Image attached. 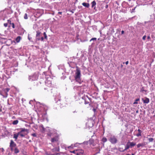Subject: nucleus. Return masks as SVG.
<instances>
[{"instance_id": "nucleus-11", "label": "nucleus", "mask_w": 155, "mask_h": 155, "mask_svg": "<svg viewBox=\"0 0 155 155\" xmlns=\"http://www.w3.org/2000/svg\"><path fill=\"white\" fill-rule=\"evenodd\" d=\"M138 133L137 134L136 136L137 137H139L140 136H141V133L142 132V131L140 129H139L138 130Z\"/></svg>"}, {"instance_id": "nucleus-15", "label": "nucleus", "mask_w": 155, "mask_h": 155, "mask_svg": "<svg viewBox=\"0 0 155 155\" xmlns=\"http://www.w3.org/2000/svg\"><path fill=\"white\" fill-rule=\"evenodd\" d=\"M82 5H83V6H84L86 7H87V8L89 7V3H85V2H84V3H82Z\"/></svg>"}, {"instance_id": "nucleus-29", "label": "nucleus", "mask_w": 155, "mask_h": 155, "mask_svg": "<svg viewBox=\"0 0 155 155\" xmlns=\"http://www.w3.org/2000/svg\"><path fill=\"white\" fill-rule=\"evenodd\" d=\"M148 140L149 142H152L153 140V139L152 138H148Z\"/></svg>"}, {"instance_id": "nucleus-8", "label": "nucleus", "mask_w": 155, "mask_h": 155, "mask_svg": "<svg viewBox=\"0 0 155 155\" xmlns=\"http://www.w3.org/2000/svg\"><path fill=\"white\" fill-rule=\"evenodd\" d=\"M130 147H134L136 145V143L134 142H128Z\"/></svg>"}, {"instance_id": "nucleus-17", "label": "nucleus", "mask_w": 155, "mask_h": 155, "mask_svg": "<svg viewBox=\"0 0 155 155\" xmlns=\"http://www.w3.org/2000/svg\"><path fill=\"white\" fill-rule=\"evenodd\" d=\"M91 4L92 8H93L96 5V3L95 1H94L91 2Z\"/></svg>"}, {"instance_id": "nucleus-14", "label": "nucleus", "mask_w": 155, "mask_h": 155, "mask_svg": "<svg viewBox=\"0 0 155 155\" xmlns=\"http://www.w3.org/2000/svg\"><path fill=\"white\" fill-rule=\"evenodd\" d=\"M130 147V145L128 143V142L127 143V144L125 146V148L124 149V150L125 151L126 150H127Z\"/></svg>"}, {"instance_id": "nucleus-16", "label": "nucleus", "mask_w": 155, "mask_h": 155, "mask_svg": "<svg viewBox=\"0 0 155 155\" xmlns=\"http://www.w3.org/2000/svg\"><path fill=\"white\" fill-rule=\"evenodd\" d=\"M21 131H20V132H28V130L27 129H25V128H21Z\"/></svg>"}, {"instance_id": "nucleus-43", "label": "nucleus", "mask_w": 155, "mask_h": 155, "mask_svg": "<svg viewBox=\"0 0 155 155\" xmlns=\"http://www.w3.org/2000/svg\"><path fill=\"white\" fill-rule=\"evenodd\" d=\"M147 38L149 40L150 39V36H149L147 37Z\"/></svg>"}, {"instance_id": "nucleus-44", "label": "nucleus", "mask_w": 155, "mask_h": 155, "mask_svg": "<svg viewBox=\"0 0 155 155\" xmlns=\"http://www.w3.org/2000/svg\"><path fill=\"white\" fill-rule=\"evenodd\" d=\"M10 148H11V150L12 151L13 150V147H10Z\"/></svg>"}, {"instance_id": "nucleus-39", "label": "nucleus", "mask_w": 155, "mask_h": 155, "mask_svg": "<svg viewBox=\"0 0 155 155\" xmlns=\"http://www.w3.org/2000/svg\"><path fill=\"white\" fill-rule=\"evenodd\" d=\"M32 135L34 137H36V135L35 133L32 134Z\"/></svg>"}, {"instance_id": "nucleus-26", "label": "nucleus", "mask_w": 155, "mask_h": 155, "mask_svg": "<svg viewBox=\"0 0 155 155\" xmlns=\"http://www.w3.org/2000/svg\"><path fill=\"white\" fill-rule=\"evenodd\" d=\"M118 150L122 152H123L125 151V150H124V149H123L121 147H119L118 148Z\"/></svg>"}, {"instance_id": "nucleus-54", "label": "nucleus", "mask_w": 155, "mask_h": 155, "mask_svg": "<svg viewBox=\"0 0 155 155\" xmlns=\"http://www.w3.org/2000/svg\"><path fill=\"white\" fill-rule=\"evenodd\" d=\"M134 9H135V8L133 9H132V10H134Z\"/></svg>"}, {"instance_id": "nucleus-31", "label": "nucleus", "mask_w": 155, "mask_h": 155, "mask_svg": "<svg viewBox=\"0 0 155 155\" xmlns=\"http://www.w3.org/2000/svg\"><path fill=\"white\" fill-rule=\"evenodd\" d=\"M44 35L45 39L47 38V36L45 32H44L43 33Z\"/></svg>"}, {"instance_id": "nucleus-24", "label": "nucleus", "mask_w": 155, "mask_h": 155, "mask_svg": "<svg viewBox=\"0 0 155 155\" xmlns=\"http://www.w3.org/2000/svg\"><path fill=\"white\" fill-rule=\"evenodd\" d=\"M140 100V99L139 98H137V99H136L135 101L134 102V103H133V104H137V101H139Z\"/></svg>"}, {"instance_id": "nucleus-40", "label": "nucleus", "mask_w": 155, "mask_h": 155, "mask_svg": "<svg viewBox=\"0 0 155 155\" xmlns=\"http://www.w3.org/2000/svg\"><path fill=\"white\" fill-rule=\"evenodd\" d=\"M0 150H1L2 152H3L4 151V150L3 148H0Z\"/></svg>"}, {"instance_id": "nucleus-41", "label": "nucleus", "mask_w": 155, "mask_h": 155, "mask_svg": "<svg viewBox=\"0 0 155 155\" xmlns=\"http://www.w3.org/2000/svg\"><path fill=\"white\" fill-rule=\"evenodd\" d=\"M93 110L94 111V112L95 113L96 112V109L94 108L93 109Z\"/></svg>"}, {"instance_id": "nucleus-49", "label": "nucleus", "mask_w": 155, "mask_h": 155, "mask_svg": "<svg viewBox=\"0 0 155 155\" xmlns=\"http://www.w3.org/2000/svg\"><path fill=\"white\" fill-rule=\"evenodd\" d=\"M108 7V5H107L106 6H105V8H107Z\"/></svg>"}, {"instance_id": "nucleus-51", "label": "nucleus", "mask_w": 155, "mask_h": 155, "mask_svg": "<svg viewBox=\"0 0 155 155\" xmlns=\"http://www.w3.org/2000/svg\"><path fill=\"white\" fill-rule=\"evenodd\" d=\"M125 111H127V110H126V108H125Z\"/></svg>"}, {"instance_id": "nucleus-30", "label": "nucleus", "mask_w": 155, "mask_h": 155, "mask_svg": "<svg viewBox=\"0 0 155 155\" xmlns=\"http://www.w3.org/2000/svg\"><path fill=\"white\" fill-rule=\"evenodd\" d=\"M71 152L72 153L76 154L77 155V150H73V151H71Z\"/></svg>"}, {"instance_id": "nucleus-42", "label": "nucleus", "mask_w": 155, "mask_h": 155, "mask_svg": "<svg viewBox=\"0 0 155 155\" xmlns=\"http://www.w3.org/2000/svg\"><path fill=\"white\" fill-rule=\"evenodd\" d=\"M41 41H43L44 39V38L43 37H42L41 38Z\"/></svg>"}, {"instance_id": "nucleus-60", "label": "nucleus", "mask_w": 155, "mask_h": 155, "mask_svg": "<svg viewBox=\"0 0 155 155\" xmlns=\"http://www.w3.org/2000/svg\"><path fill=\"white\" fill-rule=\"evenodd\" d=\"M55 155L54 154H53V155Z\"/></svg>"}, {"instance_id": "nucleus-58", "label": "nucleus", "mask_w": 155, "mask_h": 155, "mask_svg": "<svg viewBox=\"0 0 155 155\" xmlns=\"http://www.w3.org/2000/svg\"><path fill=\"white\" fill-rule=\"evenodd\" d=\"M70 147H71V146H70V147H68V148H69Z\"/></svg>"}, {"instance_id": "nucleus-52", "label": "nucleus", "mask_w": 155, "mask_h": 155, "mask_svg": "<svg viewBox=\"0 0 155 155\" xmlns=\"http://www.w3.org/2000/svg\"><path fill=\"white\" fill-rule=\"evenodd\" d=\"M38 40H40V39L39 38H38Z\"/></svg>"}, {"instance_id": "nucleus-59", "label": "nucleus", "mask_w": 155, "mask_h": 155, "mask_svg": "<svg viewBox=\"0 0 155 155\" xmlns=\"http://www.w3.org/2000/svg\"><path fill=\"white\" fill-rule=\"evenodd\" d=\"M28 38L30 40V38H29V37H28Z\"/></svg>"}, {"instance_id": "nucleus-4", "label": "nucleus", "mask_w": 155, "mask_h": 155, "mask_svg": "<svg viewBox=\"0 0 155 155\" xmlns=\"http://www.w3.org/2000/svg\"><path fill=\"white\" fill-rule=\"evenodd\" d=\"M16 146V144L12 140H11L10 143V147H15Z\"/></svg>"}, {"instance_id": "nucleus-48", "label": "nucleus", "mask_w": 155, "mask_h": 155, "mask_svg": "<svg viewBox=\"0 0 155 155\" xmlns=\"http://www.w3.org/2000/svg\"><path fill=\"white\" fill-rule=\"evenodd\" d=\"M62 13V12H58V14H61Z\"/></svg>"}, {"instance_id": "nucleus-10", "label": "nucleus", "mask_w": 155, "mask_h": 155, "mask_svg": "<svg viewBox=\"0 0 155 155\" xmlns=\"http://www.w3.org/2000/svg\"><path fill=\"white\" fill-rule=\"evenodd\" d=\"M19 133L18 132L17 134H14L13 135V138L15 139V140H16L18 138L19 135Z\"/></svg>"}, {"instance_id": "nucleus-53", "label": "nucleus", "mask_w": 155, "mask_h": 155, "mask_svg": "<svg viewBox=\"0 0 155 155\" xmlns=\"http://www.w3.org/2000/svg\"><path fill=\"white\" fill-rule=\"evenodd\" d=\"M135 155L134 153H132V155Z\"/></svg>"}, {"instance_id": "nucleus-55", "label": "nucleus", "mask_w": 155, "mask_h": 155, "mask_svg": "<svg viewBox=\"0 0 155 155\" xmlns=\"http://www.w3.org/2000/svg\"><path fill=\"white\" fill-rule=\"evenodd\" d=\"M126 155H130V154H126Z\"/></svg>"}, {"instance_id": "nucleus-20", "label": "nucleus", "mask_w": 155, "mask_h": 155, "mask_svg": "<svg viewBox=\"0 0 155 155\" xmlns=\"http://www.w3.org/2000/svg\"><path fill=\"white\" fill-rule=\"evenodd\" d=\"M2 107H0V114H1L3 113H4L5 111L4 110V108L3 109V110L2 109Z\"/></svg>"}, {"instance_id": "nucleus-27", "label": "nucleus", "mask_w": 155, "mask_h": 155, "mask_svg": "<svg viewBox=\"0 0 155 155\" xmlns=\"http://www.w3.org/2000/svg\"><path fill=\"white\" fill-rule=\"evenodd\" d=\"M24 18L25 19H28V14L27 13H25V15H24Z\"/></svg>"}, {"instance_id": "nucleus-6", "label": "nucleus", "mask_w": 155, "mask_h": 155, "mask_svg": "<svg viewBox=\"0 0 155 155\" xmlns=\"http://www.w3.org/2000/svg\"><path fill=\"white\" fill-rule=\"evenodd\" d=\"M146 144L145 143H139L137 144V148H139L140 147H143L145 146Z\"/></svg>"}, {"instance_id": "nucleus-56", "label": "nucleus", "mask_w": 155, "mask_h": 155, "mask_svg": "<svg viewBox=\"0 0 155 155\" xmlns=\"http://www.w3.org/2000/svg\"><path fill=\"white\" fill-rule=\"evenodd\" d=\"M0 94L2 96H3L1 93H0Z\"/></svg>"}, {"instance_id": "nucleus-13", "label": "nucleus", "mask_w": 155, "mask_h": 155, "mask_svg": "<svg viewBox=\"0 0 155 155\" xmlns=\"http://www.w3.org/2000/svg\"><path fill=\"white\" fill-rule=\"evenodd\" d=\"M21 39V38L20 36H18L16 39V42L17 43L19 42H20Z\"/></svg>"}, {"instance_id": "nucleus-35", "label": "nucleus", "mask_w": 155, "mask_h": 155, "mask_svg": "<svg viewBox=\"0 0 155 155\" xmlns=\"http://www.w3.org/2000/svg\"><path fill=\"white\" fill-rule=\"evenodd\" d=\"M11 25H12V28H15V25L14 24V23H12Z\"/></svg>"}, {"instance_id": "nucleus-32", "label": "nucleus", "mask_w": 155, "mask_h": 155, "mask_svg": "<svg viewBox=\"0 0 155 155\" xmlns=\"http://www.w3.org/2000/svg\"><path fill=\"white\" fill-rule=\"evenodd\" d=\"M7 21H8V23L10 25H11L12 24V23L11 21L10 20H7Z\"/></svg>"}, {"instance_id": "nucleus-22", "label": "nucleus", "mask_w": 155, "mask_h": 155, "mask_svg": "<svg viewBox=\"0 0 155 155\" xmlns=\"http://www.w3.org/2000/svg\"><path fill=\"white\" fill-rule=\"evenodd\" d=\"M107 138H106L105 137H103L102 139V141L104 143L106 142L107 141Z\"/></svg>"}, {"instance_id": "nucleus-19", "label": "nucleus", "mask_w": 155, "mask_h": 155, "mask_svg": "<svg viewBox=\"0 0 155 155\" xmlns=\"http://www.w3.org/2000/svg\"><path fill=\"white\" fill-rule=\"evenodd\" d=\"M36 37H39V36L41 33V32L39 31H36Z\"/></svg>"}, {"instance_id": "nucleus-2", "label": "nucleus", "mask_w": 155, "mask_h": 155, "mask_svg": "<svg viewBox=\"0 0 155 155\" xmlns=\"http://www.w3.org/2000/svg\"><path fill=\"white\" fill-rule=\"evenodd\" d=\"M109 141L112 144H115L117 142V138L114 136H111L110 137Z\"/></svg>"}, {"instance_id": "nucleus-5", "label": "nucleus", "mask_w": 155, "mask_h": 155, "mask_svg": "<svg viewBox=\"0 0 155 155\" xmlns=\"http://www.w3.org/2000/svg\"><path fill=\"white\" fill-rule=\"evenodd\" d=\"M84 153V151L82 150H77V155H82Z\"/></svg>"}, {"instance_id": "nucleus-38", "label": "nucleus", "mask_w": 155, "mask_h": 155, "mask_svg": "<svg viewBox=\"0 0 155 155\" xmlns=\"http://www.w3.org/2000/svg\"><path fill=\"white\" fill-rule=\"evenodd\" d=\"M85 104H89V105H90V103L89 102H87L86 101H85Z\"/></svg>"}, {"instance_id": "nucleus-50", "label": "nucleus", "mask_w": 155, "mask_h": 155, "mask_svg": "<svg viewBox=\"0 0 155 155\" xmlns=\"http://www.w3.org/2000/svg\"><path fill=\"white\" fill-rule=\"evenodd\" d=\"M123 67V65L122 64H121V68H122Z\"/></svg>"}, {"instance_id": "nucleus-46", "label": "nucleus", "mask_w": 155, "mask_h": 155, "mask_svg": "<svg viewBox=\"0 0 155 155\" xmlns=\"http://www.w3.org/2000/svg\"><path fill=\"white\" fill-rule=\"evenodd\" d=\"M124 31H123V30H122V31H121V34H123L124 33Z\"/></svg>"}, {"instance_id": "nucleus-21", "label": "nucleus", "mask_w": 155, "mask_h": 155, "mask_svg": "<svg viewBox=\"0 0 155 155\" xmlns=\"http://www.w3.org/2000/svg\"><path fill=\"white\" fill-rule=\"evenodd\" d=\"M18 120H15L13 121L12 124L13 125H16L18 124Z\"/></svg>"}, {"instance_id": "nucleus-18", "label": "nucleus", "mask_w": 155, "mask_h": 155, "mask_svg": "<svg viewBox=\"0 0 155 155\" xmlns=\"http://www.w3.org/2000/svg\"><path fill=\"white\" fill-rule=\"evenodd\" d=\"M14 152L15 153H18L19 151L17 147H15L14 150Z\"/></svg>"}, {"instance_id": "nucleus-33", "label": "nucleus", "mask_w": 155, "mask_h": 155, "mask_svg": "<svg viewBox=\"0 0 155 155\" xmlns=\"http://www.w3.org/2000/svg\"><path fill=\"white\" fill-rule=\"evenodd\" d=\"M141 91H145L146 92V91L144 89V87H143L141 88Z\"/></svg>"}, {"instance_id": "nucleus-3", "label": "nucleus", "mask_w": 155, "mask_h": 155, "mask_svg": "<svg viewBox=\"0 0 155 155\" xmlns=\"http://www.w3.org/2000/svg\"><path fill=\"white\" fill-rule=\"evenodd\" d=\"M38 78V76L37 75L34 74L32 75L29 76V80L30 81H33L37 80Z\"/></svg>"}, {"instance_id": "nucleus-12", "label": "nucleus", "mask_w": 155, "mask_h": 155, "mask_svg": "<svg viewBox=\"0 0 155 155\" xmlns=\"http://www.w3.org/2000/svg\"><path fill=\"white\" fill-rule=\"evenodd\" d=\"M47 128L48 129H47V130H48V131H49V132H48L47 133V135L48 136L51 137L52 135V133L50 132V130L49 129V127H47Z\"/></svg>"}, {"instance_id": "nucleus-25", "label": "nucleus", "mask_w": 155, "mask_h": 155, "mask_svg": "<svg viewBox=\"0 0 155 155\" xmlns=\"http://www.w3.org/2000/svg\"><path fill=\"white\" fill-rule=\"evenodd\" d=\"M41 127L42 128V131L43 132H44L45 130V128L44 127L43 125L41 126Z\"/></svg>"}, {"instance_id": "nucleus-23", "label": "nucleus", "mask_w": 155, "mask_h": 155, "mask_svg": "<svg viewBox=\"0 0 155 155\" xmlns=\"http://www.w3.org/2000/svg\"><path fill=\"white\" fill-rule=\"evenodd\" d=\"M57 140V139L55 137H54L51 139V142H54L55 141H56Z\"/></svg>"}, {"instance_id": "nucleus-1", "label": "nucleus", "mask_w": 155, "mask_h": 155, "mask_svg": "<svg viewBox=\"0 0 155 155\" xmlns=\"http://www.w3.org/2000/svg\"><path fill=\"white\" fill-rule=\"evenodd\" d=\"M81 71L78 67H76V72L75 73V80L76 81L78 82L79 83H81Z\"/></svg>"}, {"instance_id": "nucleus-9", "label": "nucleus", "mask_w": 155, "mask_h": 155, "mask_svg": "<svg viewBox=\"0 0 155 155\" xmlns=\"http://www.w3.org/2000/svg\"><path fill=\"white\" fill-rule=\"evenodd\" d=\"M10 90V89L9 88H6L5 89H3V91L5 93L6 97L8 95L7 92L9 91Z\"/></svg>"}, {"instance_id": "nucleus-7", "label": "nucleus", "mask_w": 155, "mask_h": 155, "mask_svg": "<svg viewBox=\"0 0 155 155\" xmlns=\"http://www.w3.org/2000/svg\"><path fill=\"white\" fill-rule=\"evenodd\" d=\"M143 103H148L150 101L149 99L147 97H145L143 99Z\"/></svg>"}, {"instance_id": "nucleus-37", "label": "nucleus", "mask_w": 155, "mask_h": 155, "mask_svg": "<svg viewBox=\"0 0 155 155\" xmlns=\"http://www.w3.org/2000/svg\"><path fill=\"white\" fill-rule=\"evenodd\" d=\"M8 24L7 23H4V25L5 27H7L8 26Z\"/></svg>"}, {"instance_id": "nucleus-47", "label": "nucleus", "mask_w": 155, "mask_h": 155, "mask_svg": "<svg viewBox=\"0 0 155 155\" xmlns=\"http://www.w3.org/2000/svg\"><path fill=\"white\" fill-rule=\"evenodd\" d=\"M33 102V101H30L29 102V103L31 104Z\"/></svg>"}, {"instance_id": "nucleus-28", "label": "nucleus", "mask_w": 155, "mask_h": 155, "mask_svg": "<svg viewBox=\"0 0 155 155\" xmlns=\"http://www.w3.org/2000/svg\"><path fill=\"white\" fill-rule=\"evenodd\" d=\"M18 133H19V135H20L21 137H23L25 136V135L21 133H22L20 132H18Z\"/></svg>"}, {"instance_id": "nucleus-45", "label": "nucleus", "mask_w": 155, "mask_h": 155, "mask_svg": "<svg viewBox=\"0 0 155 155\" xmlns=\"http://www.w3.org/2000/svg\"><path fill=\"white\" fill-rule=\"evenodd\" d=\"M128 63H129V62L128 61H127L126 62H125V64L126 65H127L128 64Z\"/></svg>"}, {"instance_id": "nucleus-57", "label": "nucleus", "mask_w": 155, "mask_h": 155, "mask_svg": "<svg viewBox=\"0 0 155 155\" xmlns=\"http://www.w3.org/2000/svg\"><path fill=\"white\" fill-rule=\"evenodd\" d=\"M42 105H43V106H44V104H42Z\"/></svg>"}, {"instance_id": "nucleus-36", "label": "nucleus", "mask_w": 155, "mask_h": 155, "mask_svg": "<svg viewBox=\"0 0 155 155\" xmlns=\"http://www.w3.org/2000/svg\"><path fill=\"white\" fill-rule=\"evenodd\" d=\"M146 37V35H144V36H143V37L142 38L144 40H145Z\"/></svg>"}, {"instance_id": "nucleus-34", "label": "nucleus", "mask_w": 155, "mask_h": 155, "mask_svg": "<svg viewBox=\"0 0 155 155\" xmlns=\"http://www.w3.org/2000/svg\"><path fill=\"white\" fill-rule=\"evenodd\" d=\"M97 39V38H92L90 40V41H92V40H96Z\"/></svg>"}]
</instances>
